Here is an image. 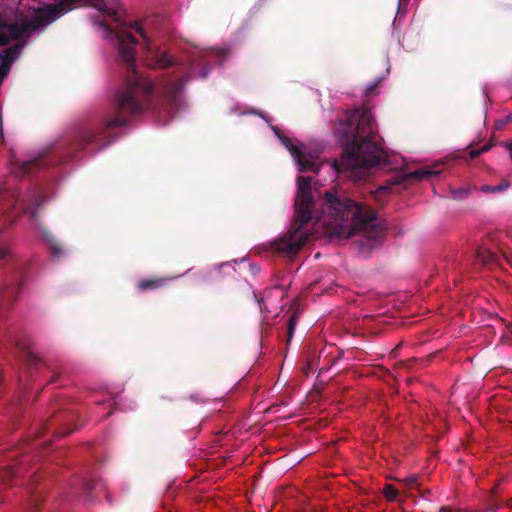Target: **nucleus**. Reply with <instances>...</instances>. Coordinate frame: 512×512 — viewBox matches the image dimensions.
Here are the masks:
<instances>
[{"label": "nucleus", "mask_w": 512, "mask_h": 512, "mask_svg": "<svg viewBox=\"0 0 512 512\" xmlns=\"http://www.w3.org/2000/svg\"><path fill=\"white\" fill-rule=\"evenodd\" d=\"M118 40V62L125 69V82L117 92L112 111L93 125L78 129L70 142L68 157L95 146L99 151L109 144L112 133L119 127L126 126L132 116L145 112L151 102L154 85L152 81L136 69L137 39L127 30L116 33Z\"/></svg>", "instance_id": "nucleus-1"}, {"label": "nucleus", "mask_w": 512, "mask_h": 512, "mask_svg": "<svg viewBox=\"0 0 512 512\" xmlns=\"http://www.w3.org/2000/svg\"><path fill=\"white\" fill-rule=\"evenodd\" d=\"M336 135L342 155L331 162V168L338 175L358 180L365 177L370 168L384 162L381 138L370 109L361 107L347 111Z\"/></svg>", "instance_id": "nucleus-2"}, {"label": "nucleus", "mask_w": 512, "mask_h": 512, "mask_svg": "<svg viewBox=\"0 0 512 512\" xmlns=\"http://www.w3.org/2000/svg\"><path fill=\"white\" fill-rule=\"evenodd\" d=\"M321 206L322 215L329 219L326 225L332 235L350 238L364 230L365 245L375 248L381 243L386 227L369 206L356 202L336 190L325 191Z\"/></svg>", "instance_id": "nucleus-3"}, {"label": "nucleus", "mask_w": 512, "mask_h": 512, "mask_svg": "<svg viewBox=\"0 0 512 512\" xmlns=\"http://www.w3.org/2000/svg\"><path fill=\"white\" fill-rule=\"evenodd\" d=\"M295 214L291 229L273 245L275 250L285 255H295L308 241L309 235L303 231L304 226L313 218L321 220L318 212L314 211V200L311 189V177H298V189L294 203Z\"/></svg>", "instance_id": "nucleus-4"}, {"label": "nucleus", "mask_w": 512, "mask_h": 512, "mask_svg": "<svg viewBox=\"0 0 512 512\" xmlns=\"http://www.w3.org/2000/svg\"><path fill=\"white\" fill-rule=\"evenodd\" d=\"M45 202L46 196L42 189L34 186L23 192L8 190L0 200V207L3 211L16 214V216L28 214L34 224L42 231L45 239L49 242L51 253L58 257L64 253L63 247L39 224V212Z\"/></svg>", "instance_id": "nucleus-5"}, {"label": "nucleus", "mask_w": 512, "mask_h": 512, "mask_svg": "<svg viewBox=\"0 0 512 512\" xmlns=\"http://www.w3.org/2000/svg\"><path fill=\"white\" fill-rule=\"evenodd\" d=\"M56 14L55 8L52 7L36 9L32 19L23 22H9L0 15V45H7L22 34L38 29L39 24L53 18Z\"/></svg>", "instance_id": "nucleus-6"}, {"label": "nucleus", "mask_w": 512, "mask_h": 512, "mask_svg": "<svg viewBox=\"0 0 512 512\" xmlns=\"http://www.w3.org/2000/svg\"><path fill=\"white\" fill-rule=\"evenodd\" d=\"M133 28L143 39L144 49L147 52L146 63L149 68L167 69L176 65L175 60L168 53L152 46L151 39L139 23H135Z\"/></svg>", "instance_id": "nucleus-7"}, {"label": "nucleus", "mask_w": 512, "mask_h": 512, "mask_svg": "<svg viewBox=\"0 0 512 512\" xmlns=\"http://www.w3.org/2000/svg\"><path fill=\"white\" fill-rule=\"evenodd\" d=\"M281 142L288 149L291 155L296 159L297 164L299 165V170L301 172H318L320 165L317 162V158H315L310 153H305L296 146L292 140L287 136L278 135Z\"/></svg>", "instance_id": "nucleus-8"}, {"label": "nucleus", "mask_w": 512, "mask_h": 512, "mask_svg": "<svg viewBox=\"0 0 512 512\" xmlns=\"http://www.w3.org/2000/svg\"><path fill=\"white\" fill-rule=\"evenodd\" d=\"M192 69L189 72H181V77L169 79L163 88V93L167 100L176 105L178 101V97L181 94L185 83L191 77Z\"/></svg>", "instance_id": "nucleus-9"}, {"label": "nucleus", "mask_w": 512, "mask_h": 512, "mask_svg": "<svg viewBox=\"0 0 512 512\" xmlns=\"http://www.w3.org/2000/svg\"><path fill=\"white\" fill-rule=\"evenodd\" d=\"M476 263L483 266L495 265L498 262V257L494 251L487 244L478 247L475 252Z\"/></svg>", "instance_id": "nucleus-10"}, {"label": "nucleus", "mask_w": 512, "mask_h": 512, "mask_svg": "<svg viewBox=\"0 0 512 512\" xmlns=\"http://www.w3.org/2000/svg\"><path fill=\"white\" fill-rule=\"evenodd\" d=\"M169 277H158L153 279H141L137 282V289L141 292L163 288L167 285Z\"/></svg>", "instance_id": "nucleus-11"}, {"label": "nucleus", "mask_w": 512, "mask_h": 512, "mask_svg": "<svg viewBox=\"0 0 512 512\" xmlns=\"http://www.w3.org/2000/svg\"><path fill=\"white\" fill-rule=\"evenodd\" d=\"M21 284H9L0 286V306L12 304L15 300V293L20 289Z\"/></svg>", "instance_id": "nucleus-12"}, {"label": "nucleus", "mask_w": 512, "mask_h": 512, "mask_svg": "<svg viewBox=\"0 0 512 512\" xmlns=\"http://www.w3.org/2000/svg\"><path fill=\"white\" fill-rule=\"evenodd\" d=\"M44 166H45L44 159L36 158V159H32V160L24 161V162L20 163L18 165L15 173L17 174V176H19V175L24 176V175H28L33 169L44 167Z\"/></svg>", "instance_id": "nucleus-13"}, {"label": "nucleus", "mask_w": 512, "mask_h": 512, "mask_svg": "<svg viewBox=\"0 0 512 512\" xmlns=\"http://www.w3.org/2000/svg\"><path fill=\"white\" fill-rule=\"evenodd\" d=\"M64 415L59 414L51 421L46 429H53V433L58 436H66L72 432V428H64L60 426V422L63 420Z\"/></svg>", "instance_id": "nucleus-14"}, {"label": "nucleus", "mask_w": 512, "mask_h": 512, "mask_svg": "<svg viewBox=\"0 0 512 512\" xmlns=\"http://www.w3.org/2000/svg\"><path fill=\"white\" fill-rule=\"evenodd\" d=\"M438 173H439L438 171H434L431 169H418L416 171H413V172H410L409 174H407L405 176V178L419 181V180H423V179H428L432 175H436Z\"/></svg>", "instance_id": "nucleus-15"}, {"label": "nucleus", "mask_w": 512, "mask_h": 512, "mask_svg": "<svg viewBox=\"0 0 512 512\" xmlns=\"http://www.w3.org/2000/svg\"><path fill=\"white\" fill-rule=\"evenodd\" d=\"M22 50L21 44H14L5 50H3L2 53H0V58L3 59H10V62L13 63V61L19 56L20 52Z\"/></svg>", "instance_id": "nucleus-16"}, {"label": "nucleus", "mask_w": 512, "mask_h": 512, "mask_svg": "<svg viewBox=\"0 0 512 512\" xmlns=\"http://www.w3.org/2000/svg\"><path fill=\"white\" fill-rule=\"evenodd\" d=\"M383 495L386 500L392 502L395 501L398 497V490L391 484H387L383 488Z\"/></svg>", "instance_id": "nucleus-17"}, {"label": "nucleus", "mask_w": 512, "mask_h": 512, "mask_svg": "<svg viewBox=\"0 0 512 512\" xmlns=\"http://www.w3.org/2000/svg\"><path fill=\"white\" fill-rule=\"evenodd\" d=\"M508 187H509V183L503 182V183L495 185V186L484 185V186H482L481 190L485 193H494V192L504 191Z\"/></svg>", "instance_id": "nucleus-18"}, {"label": "nucleus", "mask_w": 512, "mask_h": 512, "mask_svg": "<svg viewBox=\"0 0 512 512\" xmlns=\"http://www.w3.org/2000/svg\"><path fill=\"white\" fill-rule=\"evenodd\" d=\"M493 146V143L492 142H488L486 144H484L481 148L479 149H471L469 151V157L470 159H475L477 158L478 156H480L482 153H485L487 151H489L491 149V147Z\"/></svg>", "instance_id": "nucleus-19"}, {"label": "nucleus", "mask_w": 512, "mask_h": 512, "mask_svg": "<svg viewBox=\"0 0 512 512\" xmlns=\"http://www.w3.org/2000/svg\"><path fill=\"white\" fill-rule=\"evenodd\" d=\"M26 361H27V364L29 365L30 369H32V368L37 369V367L43 363L42 359H40L37 355H35L31 352H28L26 354Z\"/></svg>", "instance_id": "nucleus-20"}, {"label": "nucleus", "mask_w": 512, "mask_h": 512, "mask_svg": "<svg viewBox=\"0 0 512 512\" xmlns=\"http://www.w3.org/2000/svg\"><path fill=\"white\" fill-rule=\"evenodd\" d=\"M470 190L469 187L452 190V197L455 200H463L468 197Z\"/></svg>", "instance_id": "nucleus-21"}, {"label": "nucleus", "mask_w": 512, "mask_h": 512, "mask_svg": "<svg viewBox=\"0 0 512 512\" xmlns=\"http://www.w3.org/2000/svg\"><path fill=\"white\" fill-rule=\"evenodd\" d=\"M2 59V62L0 64V80L4 79L11 69L12 62H10V59Z\"/></svg>", "instance_id": "nucleus-22"}, {"label": "nucleus", "mask_w": 512, "mask_h": 512, "mask_svg": "<svg viewBox=\"0 0 512 512\" xmlns=\"http://www.w3.org/2000/svg\"><path fill=\"white\" fill-rule=\"evenodd\" d=\"M296 327V316L291 315L288 320V327H287V342L289 343L293 337L294 331Z\"/></svg>", "instance_id": "nucleus-23"}, {"label": "nucleus", "mask_w": 512, "mask_h": 512, "mask_svg": "<svg viewBox=\"0 0 512 512\" xmlns=\"http://www.w3.org/2000/svg\"><path fill=\"white\" fill-rule=\"evenodd\" d=\"M379 83H380V80H376L373 83H371L370 85H368L365 90L366 96H373V95L377 94L376 90L378 88Z\"/></svg>", "instance_id": "nucleus-24"}, {"label": "nucleus", "mask_w": 512, "mask_h": 512, "mask_svg": "<svg viewBox=\"0 0 512 512\" xmlns=\"http://www.w3.org/2000/svg\"><path fill=\"white\" fill-rule=\"evenodd\" d=\"M416 481H417V479L413 476L408 477L403 480L404 484L409 488H412L414 485H416Z\"/></svg>", "instance_id": "nucleus-25"}, {"label": "nucleus", "mask_w": 512, "mask_h": 512, "mask_svg": "<svg viewBox=\"0 0 512 512\" xmlns=\"http://www.w3.org/2000/svg\"><path fill=\"white\" fill-rule=\"evenodd\" d=\"M9 249L6 247H0V259L4 260L6 257L9 256Z\"/></svg>", "instance_id": "nucleus-26"}, {"label": "nucleus", "mask_w": 512, "mask_h": 512, "mask_svg": "<svg viewBox=\"0 0 512 512\" xmlns=\"http://www.w3.org/2000/svg\"><path fill=\"white\" fill-rule=\"evenodd\" d=\"M208 76V69L206 67H203L199 73V77L202 79H205Z\"/></svg>", "instance_id": "nucleus-27"}, {"label": "nucleus", "mask_w": 512, "mask_h": 512, "mask_svg": "<svg viewBox=\"0 0 512 512\" xmlns=\"http://www.w3.org/2000/svg\"><path fill=\"white\" fill-rule=\"evenodd\" d=\"M402 182H403V177L395 180L392 184L398 185V184H401Z\"/></svg>", "instance_id": "nucleus-28"}, {"label": "nucleus", "mask_w": 512, "mask_h": 512, "mask_svg": "<svg viewBox=\"0 0 512 512\" xmlns=\"http://www.w3.org/2000/svg\"><path fill=\"white\" fill-rule=\"evenodd\" d=\"M56 377H57V375H56V374H55V375H53V376H52V379H51V382H54V381L56 380Z\"/></svg>", "instance_id": "nucleus-29"}, {"label": "nucleus", "mask_w": 512, "mask_h": 512, "mask_svg": "<svg viewBox=\"0 0 512 512\" xmlns=\"http://www.w3.org/2000/svg\"><path fill=\"white\" fill-rule=\"evenodd\" d=\"M510 332L512 333V326H511V328H510Z\"/></svg>", "instance_id": "nucleus-30"}]
</instances>
